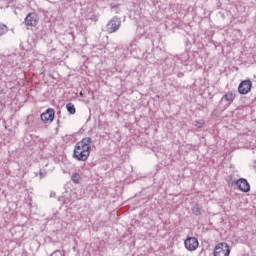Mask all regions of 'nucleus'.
Here are the masks:
<instances>
[{"label":"nucleus","instance_id":"1","mask_svg":"<svg viewBox=\"0 0 256 256\" xmlns=\"http://www.w3.org/2000/svg\"><path fill=\"white\" fill-rule=\"evenodd\" d=\"M91 143V137L83 138L81 141L77 142L74 147V159H77V161H87L89 155H91Z\"/></svg>","mask_w":256,"mask_h":256},{"label":"nucleus","instance_id":"2","mask_svg":"<svg viewBox=\"0 0 256 256\" xmlns=\"http://www.w3.org/2000/svg\"><path fill=\"white\" fill-rule=\"evenodd\" d=\"M230 253H231V247H229V244H227V242H221L215 246L213 255L229 256Z\"/></svg>","mask_w":256,"mask_h":256},{"label":"nucleus","instance_id":"3","mask_svg":"<svg viewBox=\"0 0 256 256\" xmlns=\"http://www.w3.org/2000/svg\"><path fill=\"white\" fill-rule=\"evenodd\" d=\"M118 29H121V19L118 16H114L106 25V32L109 34L117 33Z\"/></svg>","mask_w":256,"mask_h":256},{"label":"nucleus","instance_id":"4","mask_svg":"<svg viewBox=\"0 0 256 256\" xmlns=\"http://www.w3.org/2000/svg\"><path fill=\"white\" fill-rule=\"evenodd\" d=\"M252 88H253V82H251V80H243L238 85V93L240 95H247L251 93Z\"/></svg>","mask_w":256,"mask_h":256},{"label":"nucleus","instance_id":"5","mask_svg":"<svg viewBox=\"0 0 256 256\" xmlns=\"http://www.w3.org/2000/svg\"><path fill=\"white\" fill-rule=\"evenodd\" d=\"M184 246L187 251H197L199 240L196 237H187L184 241Z\"/></svg>","mask_w":256,"mask_h":256},{"label":"nucleus","instance_id":"6","mask_svg":"<svg viewBox=\"0 0 256 256\" xmlns=\"http://www.w3.org/2000/svg\"><path fill=\"white\" fill-rule=\"evenodd\" d=\"M24 23L27 27H37V23H39V18L37 13L32 12L27 14L25 17Z\"/></svg>","mask_w":256,"mask_h":256},{"label":"nucleus","instance_id":"7","mask_svg":"<svg viewBox=\"0 0 256 256\" xmlns=\"http://www.w3.org/2000/svg\"><path fill=\"white\" fill-rule=\"evenodd\" d=\"M40 117L43 123H53V119H55V110L53 108H48Z\"/></svg>","mask_w":256,"mask_h":256},{"label":"nucleus","instance_id":"8","mask_svg":"<svg viewBox=\"0 0 256 256\" xmlns=\"http://www.w3.org/2000/svg\"><path fill=\"white\" fill-rule=\"evenodd\" d=\"M236 185L242 193H249L251 191V186L249 185V182L245 178H240L236 181Z\"/></svg>","mask_w":256,"mask_h":256},{"label":"nucleus","instance_id":"9","mask_svg":"<svg viewBox=\"0 0 256 256\" xmlns=\"http://www.w3.org/2000/svg\"><path fill=\"white\" fill-rule=\"evenodd\" d=\"M224 101L228 102L227 107H229V105H231V103H233V101H235V94H233V92H227L220 100V103H223Z\"/></svg>","mask_w":256,"mask_h":256},{"label":"nucleus","instance_id":"10","mask_svg":"<svg viewBox=\"0 0 256 256\" xmlns=\"http://www.w3.org/2000/svg\"><path fill=\"white\" fill-rule=\"evenodd\" d=\"M86 21H92L94 23H97L99 21V16H97L95 13L93 12H89L86 15Z\"/></svg>","mask_w":256,"mask_h":256},{"label":"nucleus","instance_id":"11","mask_svg":"<svg viewBox=\"0 0 256 256\" xmlns=\"http://www.w3.org/2000/svg\"><path fill=\"white\" fill-rule=\"evenodd\" d=\"M71 181H73V183H75L76 185H79V183H81V174L79 173H74L71 176Z\"/></svg>","mask_w":256,"mask_h":256},{"label":"nucleus","instance_id":"12","mask_svg":"<svg viewBox=\"0 0 256 256\" xmlns=\"http://www.w3.org/2000/svg\"><path fill=\"white\" fill-rule=\"evenodd\" d=\"M66 109H67V111H68V113L70 114V115H75V113H76V109H75V105L73 104V103H68L67 105H66Z\"/></svg>","mask_w":256,"mask_h":256},{"label":"nucleus","instance_id":"13","mask_svg":"<svg viewBox=\"0 0 256 256\" xmlns=\"http://www.w3.org/2000/svg\"><path fill=\"white\" fill-rule=\"evenodd\" d=\"M192 213H193V215H196V216L201 215V206H199V204H195L192 207Z\"/></svg>","mask_w":256,"mask_h":256},{"label":"nucleus","instance_id":"14","mask_svg":"<svg viewBox=\"0 0 256 256\" xmlns=\"http://www.w3.org/2000/svg\"><path fill=\"white\" fill-rule=\"evenodd\" d=\"M9 31V27H7V25L0 23V37H3V35H5V33H7Z\"/></svg>","mask_w":256,"mask_h":256},{"label":"nucleus","instance_id":"15","mask_svg":"<svg viewBox=\"0 0 256 256\" xmlns=\"http://www.w3.org/2000/svg\"><path fill=\"white\" fill-rule=\"evenodd\" d=\"M204 125H205L204 120H196L195 121V127H197L198 129H201Z\"/></svg>","mask_w":256,"mask_h":256},{"label":"nucleus","instance_id":"16","mask_svg":"<svg viewBox=\"0 0 256 256\" xmlns=\"http://www.w3.org/2000/svg\"><path fill=\"white\" fill-rule=\"evenodd\" d=\"M50 256H65V252L61 250H56L50 254Z\"/></svg>","mask_w":256,"mask_h":256},{"label":"nucleus","instance_id":"17","mask_svg":"<svg viewBox=\"0 0 256 256\" xmlns=\"http://www.w3.org/2000/svg\"><path fill=\"white\" fill-rule=\"evenodd\" d=\"M39 175H40V179H45V177H47V170L40 169Z\"/></svg>","mask_w":256,"mask_h":256},{"label":"nucleus","instance_id":"18","mask_svg":"<svg viewBox=\"0 0 256 256\" xmlns=\"http://www.w3.org/2000/svg\"><path fill=\"white\" fill-rule=\"evenodd\" d=\"M57 194L55 192L50 193V197H55Z\"/></svg>","mask_w":256,"mask_h":256}]
</instances>
